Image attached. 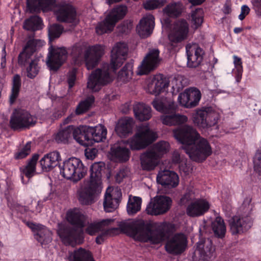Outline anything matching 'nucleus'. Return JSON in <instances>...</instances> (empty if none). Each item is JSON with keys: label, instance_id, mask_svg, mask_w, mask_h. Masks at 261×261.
<instances>
[{"label": "nucleus", "instance_id": "1a4fd4ad", "mask_svg": "<svg viewBox=\"0 0 261 261\" xmlns=\"http://www.w3.org/2000/svg\"><path fill=\"white\" fill-rule=\"evenodd\" d=\"M156 133L150 129L148 124H141L137 127L135 135L127 141L132 150H141L149 145L157 138Z\"/></svg>", "mask_w": 261, "mask_h": 261}, {"label": "nucleus", "instance_id": "4468645a", "mask_svg": "<svg viewBox=\"0 0 261 261\" xmlns=\"http://www.w3.org/2000/svg\"><path fill=\"white\" fill-rule=\"evenodd\" d=\"M36 118L31 115L28 111L15 110L10 119V126L13 129H21L32 126L35 124Z\"/></svg>", "mask_w": 261, "mask_h": 261}, {"label": "nucleus", "instance_id": "4c0bfd02", "mask_svg": "<svg viewBox=\"0 0 261 261\" xmlns=\"http://www.w3.org/2000/svg\"><path fill=\"white\" fill-rule=\"evenodd\" d=\"M68 259L69 261H95L91 253L82 248L70 253Z\"/></svg>", "mask_w": 261, "mask_h": 261}, {"label": "nucleus", "instance_id": "864d4df0", "mask_svg": "<svg viewBox=\"0 0 261 261\" xmlns=\"http://www.w3.org/2000/svg\"><path fill=\"white\" fill-rule=\"evenodd\" d=\"M63 32V28L59 24H55L50 25L48 28V36L50 40L60 37Z\"/></svg>", "mask_w": 261, "mask_h": 261}, {"label": "nucleus", "instance_id": "4d7b16f0", "mask_svg": "<svg viewBox=\"0 0 261 261\" xmlns=\"http://www.w3.org/2000/svg\"><path fill=\"white\" fill-rule=\"evenodd\" d=\"M194 198V192L192 190H189L181 197L179 201V204L181 205L189 204Z\"/></svg>", "mask_w": 261, "mask_h": 261}, {"label": "nucleus", "instance_id": "9b49d317", "mask_svg": "<svg viewBox=\"0 0 261 261\" xmlns=\"http://www.w3.org/2000/svg\"><path fill=\"white\" fill-rule=\"evenodd\" d=\"M189 33V25L184 19L175 21L168 34V49L176 50L178 45L186 40Z\"/></svg>", "mask_w": 261, "mask_h": 261}, {"label": "nucleus", "instance_id": "338daca9", "mask_svg": "<svg viewBox=\"0 0 261 261\" xmlns=\"http://www.w3.org/2000/svg\"><path fill=\"white\" fill-rule=\"evenodd\" d=\"M185 159L184 157H181L177 151H174L172 155V162L174 164H178V166L180 164L181 160Z\"/></svg>", "mask_w": 261, "mask_h": 261}, {"label": "nucleus", "instance_id": "bb28decb", "mask_svg": "<svg viewBox=\"0 0 261 261\" xmlns=\"http://www.w3.org/2000/svg\"><path fill=\"white\" fill-rule=\"evenodd\" d=\"M121 197V192L117 188H108L103 201V207L106 212H112L118 206Z\"/></svg>", "mask_w": 261, "mask_h": 261}, {"label": "nucleus", "instance_id": "09e8293b", "mask_svg": "<svg viewBox=\"0 0 261 261\" xmlns=\"http://www.w3.org/2000/svg\"><path fill=\"white\" fill-rule=\"evenodd\" d=\"M40 67L37 59L32 60L26 67L27 76L30 79H34L39 73Z\"/></svg>", "mask_w": 261, "mask_h": 261}, {"label": "nucleus", "instance_id": "6ab92c4d", "mask_svg": "<svg viewBox=\"0 0 261 261\" xmlns=\"http://www.w3.org/2000/svg\"><path fill=\"white\" fill-rule=\"evenodd\" d=\"M201 97L199 90L194 87L187 88L180 93L178 96V102L180 105L191 108L197 106Z\"/></svg>", "mask_w": 261, "mask_h": 261}, {"label": "nucleus", "instance_id": "b1692460", "mask_svg": "<svg viewBox=\"0 0 261 261\" xmlns=\"http://www.w3.org/2000/svg\"><path fill=\"white\" fill-rule=\"evenodd\" d=\"M210 207V204L208 201L203 198H198L188 204L186 213L191 217H198L206 213Z\"/></svg>", "mask_w": 261, "mask_h": 261}, {"label": "nucleus", "instance_id": "69168bd1", "mask_svg": "<svg viewBox=\"0 0 261 261\" xmlns=\"http://www.w3.org/2000/svg\"><path fill=\"white\" fill-rule=\"evenodd\" d=\"M233 64L234 65V70H243V66H242V62L241 58L234 55L233 56Z\"/></svg>", "mask_w": 261, "mask_h": 261}, {"label": "nucleus", "instance_id": "6e6552de", "mask_svg": "<svg viewBox=\"0 0 261 261\" xmlns=\"http://www.w3.org/2000/svg\"><path fill=\"white\" fill-rule=\"evenodd\" d=\"M221 112L218 108L213 106L196 109L192 114V121L199 128H207L217 125Z\"/></svg>", "mask_w": 261, "mask_h": 261}, {"label": "nucleus", "instance_id": "f257e3e1", "mask_svg": "<svg viewBox=\"0 0 261 261\" xmlns=\"http://www.w3.org/2000/svg\"><path fill=\"white\" fill-rule=\"evenodd\" d=\"M173 135L193 161L202 162L212 154L213 151L210 142L201 137L192 126L184 125L174 129Z\"/></svg>", "mask_w": 261, "mask_h": 261}, {"label": "nucleus", "instance_id": "c03bdc74", "mask_svg": "<svg viewBox=\"0 0 261 261\" xmlns=\"http://www.w3.org/2000/svg\"><path fill=\"white\" fill-rule=\"evenodd\" d=\"M170 149L169 144L166 141H160L153 145L149 149L154 152V154L160 159Z\"/></svg>", "mask_w": 261, "mask_h": 261}, {"label": "nucleus", "instance_id": "7ed1b4c3", "mask_svg": "<svg viewBox=\"0 0 261 261\" xmlns=\"http://www.w3.org/2000/svg\"><path fill=\"white\" fill-rule=\"evenodd\" d=\"M105 168V164L102 162L94 163L90 168L89 178L84 180L79 185L76 195L81 204L89 205L97 200L103 189L101 177Z\"/></svg>", "mask_w": 261, "mask_h": 261}, {"label": "nucleus", "instance_id": "a878e982", "mask_svg": "<svg viewBox=\"0 0 261 261\" xmlns=\"http://www.w3.org/2000/svg\"><path fill=\"white\" fill-rule=\"evenodd\" d=\"M187 244V238L182 233H177L171 238L166 243V251L171 254H177L182 252Z\"/></svg>", "mask_w": 261, "mask_h": 261}, {"label": "nucleus", "instance_id": "9d476101", "mask_svg": "<svg viewBox=\"0 0 261 261\" xmlns=\"http://www.w3.org/2000/svg\"><path fill=\"white\" fill-rule=\"evenodd\" d=\"M60 171L65 178L77 182L85 176L87 168L80 159L71 158L63 162Z\"/></svg>", "mask_w": 261, "mask_h": 261}, {"label": "nucleus", "instance_id": "ea45409f", "mask_svg": "<svg viewBox=\"0 0 261 261\" xmlns=\"http://www.w3.org/2000/svg\"><path fill=\"white\" fill-rule=\"evenodd\" d=\"M182 5L180 2H172L168 4L163 9L164 15L169 17H176L182 12Z\"/></svg>", "mask_w": 261, "mask_h": 261}, {"label": "nucleus", "instance_id": "8fccbe9b", "mask_svg": "<svg viewBox=\"0 0 261 261\" xmlns=\"http://www.w3.org/2000/svg\"><path fill=\"white\" fill-rule=\"evenodd\" d=\"M186 80L181 75L175 76L171 81L173 93L178 92L186 86Z\"/></svg>", "mask_w": 261, "mask_h": 261}, {"label": "nucleus", "instance_id": "f3484780", "mask_svg": "<svg viewBox=\"0 0 261 261\" xmlns=\"http://www.w3.org/2000/svg\"><path fill=\"white\" fill-rule=\"evenodd\" d=\"M113 81V77L108 71L97 69L89 76L87 88L92 92L99 91L102 86Z\"/></svg>", "mask_w": 261, "mask_h": 261}, {"label": "nucleus", "instance_id": "f704fd0d", "mask_svg": "<svg viewBox=\"0 0 261 261\" xmlns=\"http://www.w3.org/2000/svg\"><path fill=\"white\" fill-rule=\"evenodd\" d=\"M133 111L136 118L140 121L148 120L152 116L151 107L142 102L135 103Z\"/></svg>", "mask_w": 261, "mask_h": 261}, {"label": "nucleus", "instance_id": "a19ab883", "mask_svg": "<svg viewBox=\"0 0 261 261\" xmlns=\"http://www.w3.org/2000/svg\"><path fill=\"white\" fill-rule=\"evenodd\" d=\"M211 227L216 236L219 238L224 237L226 228L223 219L220 217H217L211 223Z\"/></svg>", "mask_w": 261, "mask_h": 261}, {"label": "nucleus", "instance_id": "c756f323", "mask_svg": "<svg viewBox=\"0 0 261 261\" xmlns=\"http://www.w3.org/2000/svg\"><path fill=\"white\" fill-rule=\"evenodd\" d=\"M154 27V18L151 14H146L140 21L137 26V31L142 38L150 35Z\"/></svg>", "mask_w": 261, "mask_h": 261}, {"label": "nucleus", "instance_id": "5701e85b", "mask_svg": "<svg viewBox=\"0 0 261 261\" xmlns=\"http://www.w3.org/2000/svg\"><path fill=\"white\" fill-rule=\"evenodd\" d=\"M228 222L233 234L247 231L252 224V219L249 215L234 216L229 220Z\"/></svg>", "mask_w": 261, "mask_h": 261}, {"label": "nucleus", "instance_id": "2eb2a0df", "mask_svg": "<svg viewBox=\"0 0 261 261\" xmlns=\"http://www.w3.org/2000/svg\"><path fill=\"white\" fill-rule=\"evenodd\" d=\"M172 203V199L169 197L156 196L151 200L145 211L147 214L150 215H162L169 210Z\"/></svg>", "mask_w": 261, "mask_h": 261}, {"label": "nucleus", "instance_id": "72a5a7b5", "mask_svg": "<svg viewBox=\"0 0 261 261\" xmlns=\"http://www.w3.org/2000/svg\"><path fill=\"white\" fill-rule=\"evenodd\" d=\"M61 160L59 152L55 151L45 155L40 161V163L42 169L47 171L57 166Z\"/></svg>", "mask_w": 261, "mask_h": 261}, {"label": "nucleus", "instance_id": "49530a36", "mask_svg": "<svg viewBox=\"0 0 261 261\" xmlns=\"http://www.w3.org/2000/svg\"><path fill=\"white\" fill-rule=\"evenodd\" d=\"M133 74V65L127 63L119 71L117 78L118 80L126 82L132 79Z\"/></svg>", "mask_w": 261, "mask_h": 261}, {"label": "nucleus", "instance_id": "e433bc0d", "mask_svg": "<svg viewBox=\"0 0 261 261\" xmlns=\"http://www.w3.org/2000/svg\"><path fill=\"white\" fill-rule=\"evenodd\" d=\"M111 155L115 161L123 162L128 160L130 156V151L125 147L119 145L111 148Z\"/></svg>", "mask_w": 261, "mask_h": 261}, {"label": "nucleus", "instance_id": "774afa93", "mask_svg": "<svg viewBox=\"0 0 261 261\" xmlns=\"http://www.w3.org/2000/svg\"><path fill=\"white\" fill-rule=\"evenodd\" d=\"M97 152V150L95 148L86 149L85 150V156L88 159L93 160L95 158Z\"/></svg>", "mask_w": 261, "mask_h": 261}, {"label": "nucleus", "instance_id": "393cba45", "mask_svg": "<svg viewBox=\"0 0 261 261\" xmlns=\"http://www.w3.org/2000/svg\"><path fill=\"white\" fill-rule=\"evenodd\" d=\"M186 48L188 66L191 68L199 66L203 60V50L196 43H189L186 45Z\"/></svg>", "mask_w": 261, "mask_h": 261}, {"label": "nucleus", "instance_id": "20e7f679", "mask_svg": "<svg viewBox=\"0 0 261 261\" xmlns=\"http://www.w3.org/2000/svg\"><path fill=\"white\" fill-rule=\"evenodd\" d=\"M66 218L69 223L80 228V230L77 232L61 223L58 225V234L64 244L74 246L83 233L82 228L85 224L86 217L81 210L74 208L67 212Z\"/></svg>", "mask_w": 261, "mask_h": 261}, {"label": "nucleus", "instance_id": "680f3d73", "mask_svg": "<svg viewBox=\"0 0 261 261\" xmlns=\"http://www.w3.org/2000/svg\"><path fill=\"white\" fill-rule=\"evenodd\" d=\"M100 230L98 222L90 224L86 229V232L90 235H93Z\"/></svg>", "mask_w": 261, "mask_h": 261}, {"label": "nucleus", "instance_id": "39448f33", "mask_svg": "<svg viewBox=\"0 0 261 261\" xmlns=\"http://www.w3.org/2000/svg\"><path fill=\"white\" fill-rule=\"evenodd\" d=\"M27 8L30 13L53 10L57 20L62 22L75 23L76 13L69 5L56 6L55 0H27Z\"/></svg>", "mask_w": 261, "mask_h": 261}, {"label": "nucleus", "instance_id": "de8ad7c7", "mask_svg": "<svg viewBox=\"0 0 261 261\" xmlns=\"http://www.w3.org/2000/svg\"><path fill=\"white\" fill-rule=\"evenodd\" d=\"M191 26L194 29L198 28L203 22V11L197 9L191 13Z\"/></svg>", "mask_w": 261, "mask_h": 261}, {"label": "nucleus", "instance_id": "0eeeda50", "mask_svg": "<svg viewBox=\"0 0 261 261\" xmlns=\"http://www.w3.org/2000/svg\"><path fill=\"white\" fill-rule=\"evenodd\" d=\"M107 129L104 126L99 124L95 127L81 125L76 127L75 137L80 144L87 146L94 142L103 141L106 138Z\"/></svg>", "mask_w": 261, "mask_h": 261}, {"label": "nucleus", "instance_id": "e2e57ef3", "mask_svg": "<svg viewBox=\"0 0 261 261\" xmlns=\"http://www.w3.org/2000/svg\"><path fill=\"white\" fill-rule=\"evenodd\" d=\"M251 3L257 15L261 16V0H251Z\"/></svg>", "mask_w": 261, "mask_h": 261}, {"label": "nucleus", "instance_id": "6e6d98bb", "mask_svg": "<svg viewBox=\"0 0 261 261\" xmlns=\"http://www.w3.org/2000/svg\"><path fill=\"white\" fill-rule=\"evenodd\" d=\"M254 170L261 175V148L257 150L253 159Z\"/></svg>", "mask_w": 261, "mask_h": 261}, {"label": "nucleus", "instance_id": "3c124183", "mask_svg": "<svg viewBox=\"0 0 261 261\" xmlns=\"http://www.w3.org/2000/svg\"><path fill=\"white\" fill-rule=\"evenodd\" d=\"M94 101V98L91 96L87 98L85 100L81 101L77 106L75 113L77 115H80L86 112L91 106Z\"/></svg>", "mask_w": 261, "mask_h": 261}, {"label": "nucleus", "instance_id": "58836bf2", "mask_svg": "<svg viewBox=\"0 0 261 261\" xmlns=\"http://www.w3.org/2000/svg\"><path fill=\"white\" fill-rule=\"evenodd\" d=\"M76 128L72 125H69L64 129L60 130L56 135L55 140L58 143H66L72 136L77 141L75 137V132Z\"/></svg>", "mask_w": 261, "mask_h": 261}, {"label": "nucleus", "instance_id": "412c9836", "mask_svg": "<svg viewBox=\"0 0 261 261\" xmlns=\"http://www.w3.org/2000/svg\"><path fill=\"white\" fill-rule=\"evenodd\" d=\"M127 52L128 46L125 43H116L111 50L110 68L115 71L120 67L125 60Z\"/></svg>", "mask_w": 261, "mask_h": 261}, {"label": "nucleus", "instance_id": "c85d7f7f", "mask_svg": "<svg viewBox=\"0 0 261 261\" xmlns=\"http://www.w3.org/2000/svg\"><path fill=\"white\" fill-rule=\"evenodd\" d=\"M27 225L34 231L35 238L42 245L51 242L52 233L46 227L33 222H28Z\"/></svg>", "mask_w": 261, "mask_h": 261}, {"label": "nucleus", "instance_id": "2f4dec72", "mask_svg": "<svg viewBox=\"0 0 261 261\" xmlns=\"http://www.w3.org/2000/svg\"><path fill=\"white\" fill-rule=\"evenodd\" d=\"M140 159L141 168L145 171L153 170L160 161V159L149 149L141 154Z\"/></svg>", "mask_w": 261, "mask_h": 261}, {"label": "nucleus", "instance_id": "4be33fe9", "mask_svg": "<svg viewBox=\"0 0 261 261\" xmlns=\"http://www.w3.org/2000/svg\"><path fill=\"white\" fill-rule=\"evenodd\" d=\"M45 44V42L39 39H31L26 43L18 58V63L24 66L29 60L33 54L40 47Z\"/></svg>", "mask_w": 261, "mask_h": 261}, {"label": "nucleus", "instance_id": "cd10ccee", "mask_svg": "<svg viewBox=\"0 0 261 261\" xmlns=\"http://www.w3.org/2000/svg\"><path fill=\"white\" fill-rule=\"evenodd\" d=\"M156 181L159 184L169 189L176 187L179 182L177 174L168 170L160 171L156 176Z\"/></svg>", "mask_w": 261, "mask_h": 261}, {"label": "nucleus", "instance_id": "052dcab7", "mask_svg": "<svg viewBox=\"0 0 261 261\" xmlns=\"http://www.w3.org/2000/svg\"><path fill=\"white\" fill-rule=\"evenodd\" d=\"M129 170L127 168L121 169L116 174L115 176L116 180L117 182H121L123 178L126 177L129 174Z\"/></svg>", "mask_w": 261, "mask_h": 261}, {"label": "nucleus", "instance_id": "79ce46f5", "mask_svg": "<svg viewBox=\"0 0 261 261\" xmlns=\"http://www.w3.org/2000/svg\"><path fill=\"white\" fill-rule=\"evenodd\" d=\"M42 28V21L37 16H34L25 20L23 29L28 31H35Z\"/></svg>", "mask_w": 261, "mask_h": 261}, {"label": "nucleus", "instance_id": "dca6fc26", "mask_svg": "<svg viewBox=\"0 0 261 261\" xmlns=\"http://www.w3.org/2000/svg\"><path fill=\"white\" fill-rule=\"evenodd\" d=\"M170 82L164 75L158 74L150 76L146 80V90L155 96L167 91Z\"/></svg>", "mask_w": 261, "mask_h": 261}, {"label": "nucleus", "instance_id": "0e129e2a", "mask_svg": "<svg viewBox=\"0 0 261 261\" xmlns=\"http://www.w3.org/2000/svg\"><path fill=\"white\" fill-rule=\"evenodd\" d=\"M250 11V9L248 6L246 5H243L241 8V13L238 16L239 19L241 20H243L249 13Z\"/></svg>", "mask_w": 261, "mask_h": 261}, {"label": "nucleus", "instance_id": "c9c22d12", "mask_svg": "<svg viewBox=\"0 0 261 261\" xmlns=\"http://www.w3.org/2000/svg\"><path fill=\"white\" fill-rule=\"evenodd\" d=\"M38 159L39 155L38 154H34L28 164L24 167L20 169L21 171V178L22 183L27 184L29 180L25 181L24 176H25L29 179L35 175L36 172V165Z\"/></svg>", "mask_w": 261, "mask_h": 261}, {"label": "nucleus", "instance_id": "603ef678", "mask_svg": "<svg viewBox=\"0 0 261 261\" xmlns=\"http://www.w3.org/2000/svg\"><path fill=\"white\" fill-rule=\"evenodd\" d=\"M167 2V0H148L143 5L145 9L151 10L163 6Z\"/></svg>", "mask_w": 261, "mask_h": 261}, {"label": "nucleus", "instance_id": "7c9ffc66", "mask_svg": "<svg viewBox=\"0 0 261 261\" xmlns=\"http://www.w3.org/2000/svg\"><path fill=\"white\" fill-rule=\"evenodd\" d=\"M215 249L211 241L208 240L199 241L197 243V248L195 252V255H198L199 261H207L214 253Z\"/></svg>", "mask_w": 261, "mask_h": 261}, {"label": "nucleus", "instance_id": "37998d69", "mask_svg": "<svg viewBox=\"0 0 261 261\" xmlns=\"http://www.w3.org/2000/svg\"><path fill=\"white\" fill-rule=\"evenodd\" d=\"M142 199L137 196L129 197L127 204V212L129 215H134L140 211L141 208Z\"/></svg>", "mask_w": 261, "mask_h": 261}, {"label": "nucleus", "instance_id": "bf43d9fd", "mask_svg": "<svg viewBox=\"0 0 261 261\" xmlns=\"http://www.w3.org/2000/svg\"><path fill=\"white\" fill-rule=\"evenodd\" d=\"M76 69L73 68L67 74V83L69 88H71L74 85L76 80Z\"/></svg>", "mask_w": 261, "mask_h": 261}, {"label": "nucleus", "instance_id": "423d86ee", "mask_svg": "<svg viewBox=\"0 0 261 261\" xmlns=\"http://www.w3.org/2000/svg\"><path fill=\"white\" fill-rule=\"evenodd\" d=\"M151 103L156 111L163 114L161 116V120L164 125H180L188 121V117L186 116L175 112L176 106L172 99L156 98Z\"/></svg>", "mask_w": 261, "mask_h": 261}, {"label": "nucleus", "instance_id": "13d9d810", "mask_svg": "<svg viewBox=\"0 0 261 261\" xmlns=\"http://www.w3.org/2000/svg\"><path fill=\"white\" fill-rule=\"evenodd\" d=\"M178 167L180 171L185 175L189 174L192 170L191 165L187 163V160L186 159L181 160Z\"/></svg>", "mask_w": 261, "mask_h": 261}, {"label": "nucleus", "instance_id": "5fc2aeb1", "mask_svg": "<svg viewBox=\"0 0 261 261\" xmlns=\"http://www.w3.org/2000/svg\"><path fill=\"white\" fill-rule=\"evenodd\" d=\"M31 143L28 142L22 148L18 149L14 154V158L16 160L25 158L31 152Z\"/></svg>", "mask_w": 261, "mask_h": 261}, {"label": "nucleus", "instance_id": "473e14b6", "mask_svg": "<svg viewBox=\"0 0 261 261\" xmlns=\"http://www.w3.org/2000/svg\"><path fill=\"white\" fill-rule=\"evenodd\" d=\"M134 121L132 118L125 117L119 119L115 126V131L120 137H125L133 132Z\"/></svg>", "mask_w": 261, "mask_h": 261}, {"label": "nucleus", "instance_id": "a211bd4d", "mask_svg": "<svg viewBox=\"0 0 261 261\" xmlns=\"http://www.w3.org/2000/svg\"><path fill=\"white\" fill-rule=\"evenodd\" d=\"M158 49H152L144 57L140 65L138 67V75L147 74L155 69L159 65L161 59Z\"/></svg>", "mask_w": 261, "mask_h": 261}, {"label": "nucleus", "instance_id": "aec40b11", "mask_svg": "<svg viewBox=\"0 0 261 261\" xmlns=\"http://www.w3.org/2000/svg\"><path fill=\"white\" fill-rule=\"evenodd\" d=\"M105 54V47L96 44L90 46L84 53V61L86 68L90 70L96 67Z\"/></svg>", "mask_w": 261, "mask_h": 261}, {"label": "nucleus", "instance_id": "a18cd8bd", "mask_svg": "<svg viewBox=\"0 0 261 261\" xmlns=\"http://www.w3.org/2000/svg\"><path fill=\"white\" fill-rule=\"evenodd\" d=\"M20 87V76L18 74H16L14 76L13 79L12 88L10 95V102L11 104L13 103L17 98L19 95Z\"/></svg>", "mask_w": 261, "mask_h": 261}, {"label": "nucleus", "instance_id": "ddd939ff", "mask_svg": "<svg viewBox=\"0 0 261 261\" xmlns=\"http://www.w3.org/2000/svg\"><path fill=\"white\" fill-rule=\"evenodd\" d=\"M68 53L65 47L50 45L46 59L47 67L51 71H57L65 63Z\"/></svg>", "mask_w": 261, "mask_h": 261}, {"label": "nucleus", "instance_id": "f03ea898", "mask_svg": "<svg viewBox=\"0 0 261 261\" xmlns=\"http://www.w3.org/2000/svg\"><path fill=\"white\" fill-rule=\"evenodd\" d=\"M170 226L169 223H162L155 229H151L143 220L136 219L120 222L119 228L136 241L158 244L166 239L167 229Z\"/></svg>", "mask_w": 261, "mask_h": 261}, {"label": "nucleus", "instance_id": "f8f14e48", "mask_svg": "<svg viewBox=\"0 0 261 261\" xmlns=\"http://www.w3.org/2000/svg\"><path fill=\"white\" fill-rule=\"evenodd\" d=\"M127 12V8L124 6H119L114 8L106 16L103 21L98 23L96 27V32L102 35L111 32L116 22L123 18Z\"/></svg>", "mask_w": 261, "mask_h": 261}]
</instances>
